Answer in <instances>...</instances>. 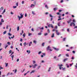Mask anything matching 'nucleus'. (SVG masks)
<instances>
[{
  "mask_svg": "<svg viewBox=\"0 0 77 77\" xmlns=\"http://www.w3.org/2000/svg\"><path fill=\"white\" fill-rule=\"evenodd\" d=\"M11 52H12V50H10L9 51V54H10V53H11Z\"/></svg>",
  "mask_w": 77,
  "mask_h": 77,
  "instance_id": "nucleus-42",
  "label": "nucleus"
},
{
  "mask_svg": "<svg viewBox=\"0 0 77 77\" xmlns=\"http://www.w3.org/2000/svg\"><path fill=\"white\" fill-rule=\"evenodd\" d=\"M72 53H74V54H75V51H73Z\"/></svg>",
  "mask_w": 77,
  "mask_h": 77,
  "instance_id": "nucleus-59",
  "label": "nucleus"
},
{
  "mask_svg": "<svg viewBox=\"0 0 77 77\" xmlns=\"http://www.w3.org/2000/svg\"><path fill=\"white\" fill-rule=\"evenodd\" d=\"M7 32V31H5L3 33V35H5L6 33V32Z\"/></svg>",
  "mask_w": 77,
  "mask_h": 77,
  "instance_id": "nucleus-15",
  "label": "nucleus"
},
{
  "mask_svg": "<svg viewBox=\"0 0 77 77\" xmlns=\"http://www.w3.org/2000/svg\"><path fill=\"white\" fill-rule=\"evenodd\" d=\"M63 0H61L60 2V3H63Z\"/></svg>",
  "mask_w": 77,
  "mask_h": 77,
  "instance_id": "nucleus-35",
  "label": "nucleus"
},
{
  "mask_svg": "<svg viewBox=\"0 0 77 77\" xmlns=\"http://www.w3.org/2000/svg\"><path fill=\"white\" fill-rule=\"evenodd\" d=\"M63 66V65L61 64V65H59V66L60 67L59 68L60 69H61L62 68L63 69V67H61V66Z\"/></svg>",
  "mask_w": 77,
  "mask_h": 77,
  "instance_id": "nucleus-5",
  "label": "nucleus"
},
{
  "mask_svg": "<svg viewBox=\"0 0 77 77\" xmlns=\"http://www.w3.org/2000/svg\"><path fill=\"white\" fill-rule=\"evenodd\" d=\"M8 35L9 36H12V34L10 33V32H9L8 33Z\"/></svg>",
  "mask_w": 77,
  "mask_h": 77,
  "instance_id": "nucleus-19",
  "label": "nucleus"
},
{
  "mask_svg": "<svg viewBox=\"0 0 77 77\" xmlns=\"http://www.w3.org/2000/svg\"><path fill=\"white\" fill-rule=\"evenodd\" d=\"M66 56H67V57H69V55L68 54H66Z\"/></svg>",
  "mask_w": 77,
  "mask_h": 77,
  "instance_id": "nucleus-61",
  "label": "nucleus"
},
{
  "mask_svg": "<svg viewBox=\"0 0 77 77\" xmlns=\"http://www.w3.org/2000/svg\"><path fill=\"white\" fill-rule=\"evenodd\" d=\"M25 34H23V36L24 38V37H25Z\"/></svg>",
  "mask_w": 77,
  "mask_h": 77,
  "instance_id": "nucleus-47",
  "label": "nucleus"
},
{
  "mask_svg": "<svg viewBox=\"0 0 77 77\" xmlns=\"http://www.w3.org/2000/svg\"><path fill=\"white\" fill-rule=\"evenodd\" d=\"M60 22H59L58 23V26H60Z\"/></svg>",
  "mask_w": 77,
  "mask_h": 77,
  "instance_id": "nucleus-25",
  "label": "nucleus"
},
{
  "mask_svg": "<svg viewBox=\"0 0 77 77\" xmlns=\"http://www.w3.org/2000/svg\"><path fill=\"white\" fill-rule=\"evenodd\" d=\"M49 16H50V17H53V16H52L51 15V14H49Z\"/></svg>",
  "mask_w": 77,
  "mask_h": 77,
  "instance_id": "nucleus-32",
  "label": "nucleus"
},
{
  "mask_svg": "<svg viewBox=\"0 0 77 77\" xmlns=\"http://www.w3.org/2000/svg\"><path fill=\"white\" fill-rule=\"evenodd\" d=\"M25 17H27V14L26 13L25 15Z\"/></svg>",
  "mask_w": 77,
  "mask_h": 77,
  "instance_id": "nucleus-63",
  "label": "nucleus"
},
{
  "mask_svg": "<svg viewBox=\"0 0 77 77\" xmlns=\"http://www.w3.org/2000/svg\"><path fill=\"white\" fill-rule=\"evenodd\" d=\"M15 71L14 73H16V72H17V69H15Z\"/></svg>",
  "mask_w": 77,
  "mask_h": 77,
  "instance_id": "nucleus-38",
  "label": "nucleus"
},
{
  "mask_svg": "<svg viewBox=\"0 0 77 77\" xmlns=\"http://www.w3.org/2000/svg\"><path fill=\"white\" fill-rule=\"evenodd\" d=\"M48 27H51V28H53V26L52 24H49L48 25Z\"/></svg>",
  "mask_w": 77,
  "mask_h": 77,
  "instance_id": "nucleus-2",
  "label": "nucleus"
},
{
  "mask_svg": "<svg viewBox=\"0 0 77 77\" xmlns=\"http://www.w3.org/2000/svg\"><path fill=\"white\" fill-rule=\"evenodd\" d=\"M35 72V71L34 70H33L30 73V74H32V73H34V72Z\"/></svg>",
  "mask_w": 77,
  "mask_h": 77,
  "instance_id": "nucleus-14",
  "label": "nucleus"
},
{
  "mask_svg": "<svg viewBox=\"0 0 77 77\" xmlns=\"http://www.w3.org/2000/svg\"><path fill=\"white\" fill-rule=\"evenodd\" d=\"M40 67H41V66H39L38 67V69H39V68H40Z\"/></svg>",
  "mask_w": 77,
  "mask_h": 77,
  "instance_id": "nucleus-53",
  "label": "nucleus"
},
{
  "mask_svg": "<svg viewBox=\"0 0 77 77\" xmlns=\"http://www.w3.org/2000/svg\"><path fill=\"white\" fill-rule=\"evenodd\" d=\"M69 13H68V12H67L65 13V14H66V15H67V14H68Z\"/></svg>",
  "mask_w": 77,
  "mask_h": 77,
  "instance_id": "nucleus-49",
  "label": "nucleus"
},
{
  "mask_svg": "<svg viewBox=\"0 0 77 77\" xmlns=\"http://www.w3.org/2000/svg\"><path fill=\"white\" fill-rule=\"evenodd\" d=\"M50 47V46H49L48 47V48H47V50L48 51L49 50Z\"/></svg>",
  "mask_w": 77,
  "mask_h": 77,
  "instance_id": "nucleus-11",
  "label": "nucleus"
},
{
  "mask_svg": "<svg viewBox=\"0 0 77 77\" xmlns=\"http://www.w3.org/2000/svg\"><path fill=\"white\" fill-rule=\"evenodd\" d=\"M42 33H38V35H42Z\"/></svg>",
  "mask_w": 77,
  "mask_h": 77,
  "instance_id": "nucleus-37",
  "label": "nucleus"
},
{
  "mask_svg": "<svg viewBox=\"0 0 77 77\" xmlns=\"http://www.w3.org/2000/svg\"><path fill=\"white\" fill-rule=\"evenodd\" d=\"M76 65L75 66L76 68H77V63L76 64Z\"/></svg>",
  "mask_w": 77,
  "mask_h": 77,
  "instance_id": "nucleus-54",
  "label": "nucleus"
},
{
  "mask_svg": "<svg viewBox=\"0 0 77 77\" xmlns=\"http://www.w3.org/2000/svg\"><path fill=\"white\" fill-rule=\"evenodd\" d=\"M32 13L33 15H35V12L32 11Z\"/></svg>",
  "mask_w": 77,
  "mask_h": 77,
  "instance_id": "nucleus-30",
  "label": "nucleus"
},
{
  "mask_svg": "<svg viewBox=\"0 0 77 77\" xmlns=\"http://www.w3.org/2000/svg\"><path fill=\"white\" fill-rule=\"evenodd\" d=\"M17 31H18V30H20V27L19 26L17 27Z\"/></svg>",
  "mask_w": 77,
  "mask_h": 77,
  "instance_id": "nucleus-26",
  "label": "nucleus"
},
{
  "mask_svg": "<svg viewBox=\"0 0 77 77\" xmlns=\"http://www.w3.org/2000/svg\"><path fill=\"white\" fill-rule=\"evenodd\" d=\"M67 32H69V29H67Z\"/></svg>",
  "mask_w": 77,
  "mask_h": 77,
  "instance_id": "nucleus-55",
  "label": "nucleus"
},
{
  "mask_svg": "<svg viewBox=\"0 0 77 77\" xmlns=\"http://www.w3.org/2000/svg\"><path fill=\"white\" fill-rule=\"evenodd\" d=\"M45 36H47V35H48V33H45L44 34Z\"/></svg>",
  "mask_w": 77,
  "mask_h": 77,
  "instance_id": "nucleus-27",
  "label": "nucleus"
},
{
  "mask_svg": "<svg viewBox=\"0 0 77 77\" xmlns=\"http://www.w3.org/2000/svg\"><path fill=\"white\" fill-rule=\"evenodd\" d=\"M55 29H57V26H56L55 27Z\"/></svg>",
  "mask_w": 77,
  "mask_h": 77,
  "instance_id": "nucleus-50",
  "label": "nucleus"
},
{
  "mask_svg": "<svg viewBox=\"0 0 77 77\" xmlns=\"http://www.w3.org/2000/svg\"><path fill=\"white\" fill-rule=\"evenodd\" d=\"M62 20V19L61 18H60L58 19V21H59L60 20Z\"/></svg>",
  "mask_w": 77,
  "mask_h": 77,
  "instance_id": "nucleus-52",
  "label": "nucleus"
},
{
  "mask_svg": "<svg viewBox=\"0 0 77 77\" xmlns=\"http://www.w3.org/2000/svg\"><path fill=\"white\" fill-rule=\"evenodd\" d=\"M54 50H56V51H58L59 50V48H54Z\"/></svg>",
  "mask_w": 77,
  "mask_h": 77,
  "instance_id": "nucleus-10",
  "label": "nucleus"
},
{
  "mask_svg": "<svg viewBox=\"0 0 77 77\" xmlns=\"http://www.w3.org/2000/svg\"><path fill=\"white\" fill-rule=\"evenodd\" d=\"M34 4V5H36V1H35L34 2H33Z\"/></svg>",
  "mask_w": 77,
  "mask_h": 77,
  "instance_id": "nucleus-29",
  "label": "nucleus"
},
{
  "mask_svg": "<svg viewBox=\"0 0 77 77\" xmlns=\"http://www.w3.org/2000/svg\"><path fill=\"white\" fill-rule=\"evenodd\" d=\"M54 33H53L51 36V38H54Z\"/></svg>",
  "mask_w": 77,
  "mask_h": 77,
  "instance_id": "nucleus-9",
  "label": "nucleus"
},
{
  "mask_svg": "<svg viewBox=\"0 0 77 77\" xmlns=\"http://www.w3.org/2000/svg\"><path fill=\"white\" fill-rule=\"evenodd\" d=\"M35 5L32 4L30 6V7H31V8H32V7H35Z\"/></svg>",
  "mask_w": 77,
  "mask_h": 77,
  "instance_id": "nucleus-12",
  "label": "nucleus"
},
{
  "mask_svg": "<svg viewBox=\"0 0 77 77\" xmlns=\"http://www.w3.org/2000/svg\"><path fill=\"white\" fill-rule=\"evenodd\" d=\"M33 42H34V43L35 44H36V41H35V40H34L33 41Z\"/></svg>",
  "mask_w": 77,
  "mask_h": 77,
  "instance_id": "nucleus-20",
  "label": "nucleus"
},
{
  "mask_svg": "<svg viewBox=\"0 0 77 77\" xmlns=\"http://www.w3.org/2000/svg\"><path fill=\"white\" fill-rule=\"evenodd\" d=\"M71 21H72V19H70V20L67 21V23H68V24H69V23H71Z\"/></svg>",
  "mask_w": 77,
  "mask_h": 77,
  "instance_id": "nucleus-6",
  "label": "nucleus"
},
{
  "mask_svg": "<svg viewBox=\"0 0 77 77\" xmlns=\"http://www.w3.org/2000/svg\"><path fill=\"white\" fill-rule=\"evenodd\" d=\"M68 60V59L65 58V59H64V60L63 62H65L66 61V60Z\"/></svg>",
  "mask_w": 77,
  "mask_h": 77,
  "instance_id": "nucleus-18",
  "label": "nucleus"
},
{
  "mask_svg": "<svg viewBox=\"0 0 77 77\" xmlns=\"http://www.w3.org/2000/svg\"><path fill=\"white\" fill-rule=\"evenodd\" d=\"M2 22H0V26H1V25H2Z\"/></svg>",
  "mask_w": 77,
  "mask_h": 77,
  "instance_id": "nucleus-56",
  "label": "nucleus"
},
{
  "mask_svg": "<svg viewBox=\"0 0 77 77\" xmlns=\"http://www.w3.org/2000/svg\"><path fill=\"white\" fill-rule=\"evenodd\" d=\"M33 64H35V63H36V62L35 61H33Z\"/></svg>",
  "mask_w": 77,
  "mask_h": 77,
  "instance_id": "nucleus-36",
  "label": "nucleus"
},
{
  "mask_svg": "<svg viewBox=\"0 0 77 77\" xmlns=\"http://www.w3.org/2000/svg\"><path fill=\"white\" fill-rule=\"evenodd\" d=\"M42 53V52L41 51H39L38 53V54H41V53Z\"/></svg>",
  "mask_w": 77,
  "mask_h": 77,
  "instance_id": "nucleus-33",
  "label": "nucleus"
},
{
  "mask_svg": "<svg viewBox=\"0 0 77 77\" xmlns=\"http://www.w3.org/2000/svg\"><path fill=\"white\" fill-rule=\"evenodd\" d=\"M65 39H66V38H63V41H65Z\"/></svg>",
  "mask_w": 77,
  "mask_h": 77,
  "instance_id": "nucleus-45",
  "label": "nucleus"
},
{
  "mask_svg": "<svg viewBox=\"0 0 77 77\" xmlns=\"http://www.w3.org/2000/svg\"><path fill=\"white\" fill-rule=\"evenodd\" d=\"M20 17L19 16H17V17L18 18L19 21L20 20V19H21V18H23V15L22 13L20 14Z\"/></svg>",
  "mask_w": 77,
  "mask_h": 77,
  "instance_id": "nucleus-1",
  "label": "nucleus"
},
{
  "mask_svg": "<svg viewBox=\"0 0 77 77\" xmlns=\"http://www.w3.org/2000/svg\"><path fill=\"white\" fill-rule=\"evenodd\" d=\"M8 44V45H10L11 44V43H10V42H8L7 43Z\"/></svg>",
  "mask_w": 77,
  "mask_h": 77,
  "instance_id": "nucleus-43",
  "label": "nucleus"
},
{
  "mask_svg": "<svg viewBox=\"0 0 77 77\" xmlns=\"http://www.w3.org/2000/svg\"><path fill=\"white\" fill-rule=\"evenodd\" d=\"M5 12H6V9H4V11L2 13V15H3L4 13H5Z\"/></svg>",
  "mask_w": 77,
  "mask_h": 77,
  "instance_id": "nucleus-8",
  "label": "nucleus"
},
{
  "mask_svg": "<svg viewBox=\"0 0 77 77\" xmlns=\"http://www.w3.org/2000/svg\"><path fill=\"white\" fill-rule=\"evenodd\" d=\"M62 56V54H60L59 55V56H58V57H60V56Z\"/></svg>",
  "mask_w": 77,
  "mask_h": 77,
  "instance_id": "nucleus-46",
  "label": "nucleus"
},
{
  "mask_svg": "<svg viewBox=\"0 0 77 77\" xmlns=\"http://www.w3.org/2000/svg\"><path fill=\"white\" fill-rule=\"evenodd\" d=\"M17 8V6H13V9H15V8Z\"/></svg>",
  "mask_w": 77,
  "mask_h": 77,
  "instance_id": "nucleus-17",
  "label": "nucleus"
},
{
  "mask_svg": "<svg viewBox=\"0 0 77 77\" xmlns=\"http://www.w3.org/2000/svg\"><path fill=\"white\" fill-rule=\"evenodd\" d=\"M16 5V6H18V2L17 3Z\"/></svg>",
  "mask_w": 77,
  "mask_h": 77,
  "instance_id": "nucleus-34",
  "label": "nucleus"
},
{
  "mask_svg": "<svg viewBox=\"0 0 77 77\" xmlns=\"http://www.w3.org/2000/svg\"><path fill=\"white\" fill-rule=\"evenodd\" d=\"M45 8H47V9H48V6L47 5H45Z\"/></svg>",
  "mask_w": 77,
  "mask_h": 77,
  "instance_id": "nucleus-23",
  "label": "nucleus"
},
{
  "mask_svg": "<svg viewBox=\"0 0 77 77\" xmlns=\"http://www.w3.org/2000/svg\"><path fill=\"white\" fill-rule=\"evenodd\" d=\"M20 41H21V42H22L23 41V39L21 38Z\"/></svg>",
  "mask_w": 77,
  "mask_h": 77,
  "instance_id": "nucleus-51",
  "label": "nucleus"
},
{
  "mask_svg": "<svg viewBox=\"0 0 77 77\" xmlns=\"http://www.w3.org/2000/svg\"><path fill=\"white\" fill-rule=\"evenodd\" d=\"M32 35V33H29V36H30V35Z\"/></svg>",
  "mask_w": 77,
  "mask_h": 77,
  "instance_id": "nucleus-64",
  "label": "nucleus"
},
{
  "mask_svg": "<svg viewBox=\"0 0 77 77\" xmlns=\"http://www.w3.org/2000/svg\"><path fill=\"white\" fill-rule=\"evenodd\" d=\"M72 21H73V23H75V20H72Z\"/></svg>",
  "mask_w": 77,
  "mask_h": 77,
  "instance_id": "nucleus-41",
  "label": "nucleus"
},
{
  "mask_svg": "<svg viewBox=\"0 0 77 77\" xmlns=\"http://www.w3.org/2000/svg\"><path fill=\"white\" fill-rule=\"evenodd\" d=\"M56 34L57 35H59V33L58 32V31L56 30Z\"/></svg>",
  "mask_w": 77,
  "mask_h": 77,
  "instance_id": "nucleus-7",
  "label": "nucleus"
},
{
  "mask_svg": "<svg viewBox=\"0 0 77 77\" xmlns=\"http://www.w3.org/2000/svg\"><path fill=\"white\" fill-rule=\"evenodd\" d=\"M3 9H4V8H3V7L0 8V10H1V11L3 10Z\"/></svg>",
  "mask_w": 77,
  "mask_h": 77,
  "instance_id": "nucleus-16",
  "label": "nucleus"
},
{
  "mask_svg": "<svg viewBox=\"0 0 77 77\" xmlns=\"http://www.w3.org/2000/svg\"><path fill=\"white\" fill-rule=\"evenodd\" d=\"M57 9V8H54V11H56Z\"/></svg>",
  "mask_w": 77,
  "mask_h": 77,
  "instance_id": "nucleus-21",
  "label": "nucleus"
},
{
  "mask_svg": "<svg viewBox=\"0 0 77 77\" xmlns=\"http://www.w3.org/2000/svg\"><path fill=\"white\" fill-rule=\"evenodd\" d=\"M32 66H33L32 68H36V66H38V65L37 64H35L33 65H32Z\"/></svg>",
  "mask_w": 77,
  "mask_h": 77,
  "instance_id": "nucleus-3",
  "label": "nucleus"
},
{
  "mask_svg": "<svg viewBox=\"0 0 77 77\" xmlns=\"http://www.w3.org/2000/svg\"><path fill=\"white\" fill-rule=\"evenodd\" d=\"M17 62H19V59H17Z\"/></svg>",
  "mask_w": 77,
  "mask_h": 77,
  "instance_id": "nucleus-62",
  "label": "nucleus"
},
{
  "mask_svg": "<svg viewBox=\"0 0 77 77\" xmlns=\"http://www.w3.org/2000/svg\"><path fill=\"white\" fill-rule=\"evenodd\" d=\"M48 33H50V29H48Z\"/></svg>",
  "mask_w": 77,
  "mask_h": 77,
  "instance_id": "nucleus-44",
  "label": "nucleus"
},
{
  "mask_svg": "<svg viewBox=\"0 0 77 77\" xmlns=\"http://www.w3.org/2000/svg\"><path fill=\"white\" fill-rule=\"evenodd\" d=\"M14 55H12V56H11L12 58L13 59V58H14Z\"/></svg>",
  "mask_w": 77,
  "mask_h": 77,
  "instance_id": "nucleus-60",
  "label": "nucleus"
},
{
  "mask_svg": "<svg viewBox=\"0 0 77 77\" xmlns=\"http://www.w3.org/2000/svg\"><path fill=\"white\" fill-rule=\"evenodd\" d=\"M45 44V43H43L42 44V45L43 46V47H44V46Z\"/></svg>",
  "mask_w": 77,
  "mask_h": 77,
  "instance_id": "nucleus-24",
  "label": "nucleus"
},
{
  "mask_svg": "<svg viewBox=\"0 0 77 77\" xmlns=\"http://www.w3.org/2000/svg\"><path fill=\"white\" fill-rule=\"evenodd\" d=\"M5 64L6 67H7V66H8V63H5Z\"/></svg>",
  "mask_w": 77,
  "mask_h": 77,
  "instance_id": "nucleus-13",
  "label": "nucleus"
},
{
  "mask_svg": "<svg viewBox=\"0 0 77 77\" xmlns=\"http://www.w3.org/2000/svg\"><path fill=\"white\" fill-rule=\"evenodd\" d=\"M29 71H28V72H27L26 73H25L24 74V75H26V74H28V73H29Z\"/></svg>",
  "mask_w": 77,
  "mask_h": 77,
  "instance_id": "nucleus-22",
  "label": "nucleus"
},
{
  "mask_svg": "<svg viewBox=\"0 0 77 77\" xmlns=\"http://www.w3.org/2000/svg\"><path fill=\"white\" fill-rule=\"evenodd\" d=\"M72 24H73V26H75L74 23L73 22H71L70 24V26H72Z\"/></svg>",
  "mask_w": 77,
  "mask_h": 77,
  "instance_id": "nucleus-4",
  "label": "nucleus"
},
{
  "mask_svg": "<svg viewBox=\"0 0 77 77\" xmlns=\"http://www.w3.org/2000/svg\"><path fill=\"white\" fill-rule=\"evenodd\" d=\"M24 1H22V4H24Z\"/></svg>",
  "mask_w": 77,
  "mask_h": 77,
  "instance_id": "nucleus-57",
  "label": "nucleus"
},
{
  "mask_svg": "<svg viewBox=\"0 0 77 77\" xmlns=\"http://www.w3.org/2000/svg\"><path fill=\"white\" fill-rule=\"evenodd\" d=\"M4 20H1V23H4Z\"/></svg>",
  "mask_w": 77,
  "mask_h": 77,
  "instance_id": "nucleus-40",
  "label": "nucleus"
},
{
  "mask_svg": "<svg viewBox=\"0 0 77 77\" xmlns=\"http://www.w3.org/2000/svg\"><path fill=\"white\" fill-rule=\"evenodd\" d=\"M24 45L25 46H26V42H25L24 43Z\"/></svg>",
  "mask_w": 77,
  "mask_h": 77,
  "instance_id": "nucleus-58",
  "label": "nucleus"
},
{
  "mask_svg": "<svg viewBox=\"0 0 77 77\" xmlns=\"http://www.w3.org/2000/svg\"><path fill=\"white\" fill-rule=\"evenodd\" d=\"M8 47V45H7L5 47V48L6 49V48H7V47Z\"/></svg>",
  "mask_w": 77,
  "mask_h": 77,
  "instance_id": "nucleus-48",
  "label": "nucleus"
},
{
  "mask_svg": "<svg viewBox=\"0 0 77 77\" xmlns=\"http://www.w3.org/2000/svg\"><path fill=\"white\" fill-rule=\"evenodd\" d=\"M40 30H43V29H44V27H42V28H40Z\"/></svg>",
  "mask_w": 77,
  "mask_h": 77,
  "instance_id": "nucleus-28",
  "label": "nucleus"
},
{
  "mask_svg": "<svg viewBox=\"0 0 77 77\" xmlns=\"http://www.w3.org/2000/svg\"><path fill=\"white\" fill-rule=\"evenodd\" d=\"M57 15H61V14H60V13L59 12L57 13Z\"/></svg>",
  "mask_w": 77,
  "mask_h": 77,
  "instance_id": "nucleus-31",
  "label": "nucleus"
},
{
  "mask_svg": "<svg viewBox=\"0 0 77 77\" xmlns=\"http://www.w3.org/2000/svg\"><path fill=\"white\" fill-rule=\"evenodd\" d=\"M51 69V67H50V68H49V69L48 70V71L49 72V71H50Z\"/></svg>",
  "mask_w": 77,
  "mask_h": 77,
  "instance_id": "nucleus-39",
  "label": "nucleus"
}]
</instances>
